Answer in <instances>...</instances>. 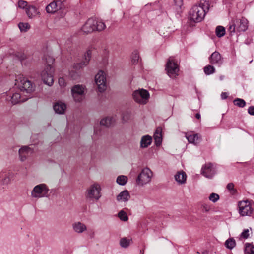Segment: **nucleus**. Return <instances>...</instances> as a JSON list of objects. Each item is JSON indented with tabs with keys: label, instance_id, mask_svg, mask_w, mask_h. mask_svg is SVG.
Wrapping results in <instances>:
<instances>
[{
	"label": "nucleus",
	"instance_id": "nucleus-1",
	"mask_svg": "<svg viewBox=\"0 0 254 254\" xmlns=\"http://www.w3.org/2000/svg\"><path fill=\"white\" fill-rule=\"evenodd\" d=\"M209 9V4L207 1H201L199 5L193 6L190 10L189 18L195 22L201 21Z\"/></svg>",
	"mask_w": 254,
	"mask_h": 254
},
{
	"label": "nucleus",
	"instance_id": "nucleus-2",
	"mask_svg": "<svg viewBox=\"0 0 254 254\" xmlns=\"http://www.w3.org/2000/svg\"><path fill=\"white\" fill-rule=\"evenodd\" d=\"M45 60L47 65L42 71L41 76L45 84L51 86L54 82L53 74L54 72V69L52 65L54 63V59L50 56H48L46 57Z\"/></svg>",
	"mask_w": 254,
	"mask_h": 254
},
{
	"label": "nucleus",
	"instance_id": "nucleus-3",
	"mask_svg": "<svg viewBox=\"0 0 254 254\" xmlns=\"http://www.w3.org/2000/svg\"><path fill=\"white\" fill-rule=\"evenodd\" d=\"M249 22L245 17L233 18L229 23L228 31L230 35L235 32L240 33L246 31L248 28Z\"/></svg>",
	"mask_w": 254,
	"mask_h": 254
},
{
	"label": "nucleus",
	"instance_id": "nucleus-4",
	"mask_svg": "<svg viewBox=\"0 0 254 254\" xmlns=\"http://www.w3.org/2000/svg\"><path fill=\"white\" fill-rule=\"evenodd\" d=\"M106 25L101 21L89 18L82 26L81 30L85 33L88 34L95 31H102L105 29Z\"/></svg>",
	"mask_w": 254,
	"mask_h": 254
},
{
	"label": "nucleus",
	"instance_id": "nucleus-5",
	"mask_svg": "<svg viewBox=\"0 0 254 254\" xmlns=\"http://www.w3.org/2000/svg\"><path fill=\"white\" fill-rule=\"evenodd\" d=\"M15 85L23 93H31L34 91L32 83L23 75H18L15 79Z\"/></svg>",
	"mask_w": 254,
	"mask_h": 254
},
{
	"label": "nucleus",
	"instance_id": "nucleus-6",
	"mask_svg": "<svg viewBox=\"0 0 254 254\" xmlns=\"http://www.w3.org/2000/svg\"><path fill=\"white\" fill-rule=\"evenodd\" d=\"M101 188L97 183H94L87 189L85 193L86 199L90 200H98L101 197Z\"/></svg>",
	"mask_w": 254,
	"mask_h": 254
},
{
	"label": "nucleus",
	"instance_id": "nucleus-7",
	"mask_svg": "<svg viewBox=\"0 0 254 254\" xmlns=\"http://www.w3.org/2000/svg\"><path fill=\"white\" fill-rule=\"evenodd\" d=\"M165 70L170 78H175L178 75L179 66L178 61L174 57H170L168 59Z\"/></svg>",
	"mask_w": 254,
	"mask_h": 254
},
{
	"label": "nucleus",
	"instance_id": "nucleus-8",
	"mask_svg": "<svg viewBox=\"0 0 254 254\" xmlns=\"http://www.w3.org/2000/svg\"><path fill=\"white\" fill-rule=\"evenodd\" d=\"M49 189L45 184L36 185L31 190V197L34 199H39L47 197Z\"/></svg>",
	"mask_w": 254,
	"mask_h": 254
},
{
	"label": "nucleus",
	"instance_id": "nucleus-9",
	"mask_svg": "<svg viewBox=\"0 0 254 254\" xmlns=\"http://www.w3.org/2000/svg\"><path fill=\"white\" fill-rule=\"evenodd\" d=\"M152 176L151 170L148 168H144L139 174L136 180V184L139 186H143L151 181Z\"/></svg>",
	"mask_w": 254,
	"mask_h": 254
},
{
	"label": "nucleus",
	"instance_id": "nucleus-10",
	"mask_svg": "<svg viewBox=\"0 0 254 254\" xmlns=\"http://www.w3.org/2000/svg\"><path fill=\"white\" fill-rule=\"evenodd\" d=\"M132 97L137 103L144 105L148 102L150 94L146 90L141 89L134 91L132 93Z\"/></svg>",
	"mask_w": 254,
	"mask_h": 254
},
{
	"label": "nucleus",
	"instance_id": "nucleus-11",
	"mask_svg": "<svg viewBox=\"0 0 254 254\" xmlns=\"http://www.w3.org/2000/svg\"><path fill=\"white\" fill-rule=\"evenodd\" d=\"M238 207L239 213L243 217L251 216L254 211L251 202L248 200L240 201L238 203Z\"/></svg>",
	"mask_w": 254,
	"mask_h": 254
},
{
	"label": "nucleus",
	"instance_id": "nucleus-12",
	"mask_svg": "<svg viewBox=\"0 0 254 254\" xmlns=\"http://www.w3.org/2000/svg\"><path fill=\"white\" fill-rule=\"evenodd\" d=\"M95 82L99 92H104L107 88L106 75L103 71H99L95 76Z\"/></svg>",
	"mask_w": 254,
	"mask_h": 254
},
{
	"label": "nucleus",
	"instance_id": "nucleus-13",
	"mask_svg": "<svg viewBox=\"0 0 254 254\" xmlns=\"http://www.w3.org/2000/svg\"><path fill=\"white\" fill-rule=\"evenodd\" d=\"M85 88L82 85H75L71 89L72 97L76 102L82 101L85 95Z\"/></svg>",
	"mask_w": 254,
	"mask_h": 254
},
{
	"label": "nucleus",
	"instance_id": "nucleus-14",
	"mask_svg": "<svg viewBox=\"0 0 254 254\" xmlns=\"http://www.w3.org/2000/svg\"><path fill=\"white\" fill-rule=\"evenodd\" d=\"M201 173L206 178H212L215 174V170L211 163H206L202 167Z\"/></svg>",
	"mask_w": 254,
	"mask_h": 254
},
{
	"label": "nucleus",
	"instance_id": "nucleus-15",
	"mask_svg": "<svg viewBox=\"0 0 254 254\" xmlns=\"http://www.w3.org/2000/svg\"><path fill=\"white\" fill-rule=\"evenodd\" d=\"M62 2L59 0L53 1L46 7V11L49 14H54L61 8Z\"/></svg>",
	"mask_w": 254,
	"mask_h": 254
},
{
	"label": "nucleus",
	"instance_id": "nucleus-16",
	"mask_svg": "<svg viewBox=\"0 0 254 254\" xmlns=\"http://www.w3.org/2000/svg\"><path fill=\"white\" fill-rule=\"evenodd\" d=\"M91 54V51L90 50H88L85 54L84 60L80 63H77L74 64L73 65V68L76 70H78L83 67L86 66L90 60Z\"/></svg>",
	"mask_w": 254,
	"mask_h": 254
},
{
	"label": "nucleus",
	"instance_id": "nucleus-17",
	"mask_svg": "<svg viewBox=\"0 0 254 254\" xmlns=\"http://www.w3.org/2000/svg\"><path fill=\"white\" fill-rule=\"evenodd\" d=\"M209 62L212 64L220 66L223 63V59L220 54L215 51L209 57Z\"/></svg>",
	"mask_w": 254,
	"mask_h": 254
},
{
	"label": "nucleus",
	"instance_id": "nucleus-18",
	"mask_svg": "<svg viewBox=\"0 0 254 254\" xmlns=\"http://www.w3.org/2000/svg\"><path fill=\"white\" fill-rule=\"evenodd\" d=\"M186 137L189 143L195 145L198 144L201 140L200 135L198 133H193V132L186 133Z\"/></svg>",
	"mask_w": 254,
	"mask_h": 254
},
{
	"label": "nucleus",
	"instance_id": "nucleus-19",
	"mask_svg": "<svg viewBox=\"0 0 254 254\" xmlns=\"http://www.w3.org/2000/svg\"><path fill=\"white\" fill-rule=\"evenodd\" d=\"M32 152V150L29 146H23L19 150L20 160L24 161L26 160L27 156Z\"/></svg>",
	"mask_w": 254,
	"mask_h": 254
},
{
	"label": "nucleus",
	"instance_id": "nucleus-20",
	"mask_svg": "<svg viewBox=\"0 0 254 254\" xmlns=\"http://www.w3.org/2000/svg\"><path fill=\"white\" fill-rule=\"evenodd\" d=\"M55 112L59 114H64L66 109V105L62 102H57L53 106Z\"/></svg>",
	"mask_w": 254,
	"mask_h": 254
},
{
	"label": "nucleus",
	"instance_id": "nucleus-21",
	"mask_svg": "<svg viewBox=\"0 0 254 254\" xmlns=\"http://www.w3.org/2000/svg\"><path fill=\"white\" fill-rule=\"evenodd\" d=\"M10 101L11 104L14 105L17 104L20 102H24L26 101L28 98H30L29 96H27V97L25 98L22 96L19 93H15L11 96H10Z\"/></svg>",
	"mask_w": 254,
	"mask_h": 254
},
{
	"label": "nucleus",
	"instance_id": "nucleus-22",
	"mask_svg": "<svg viewBox=\"0 0 254 254\" xmlns=\"http://www.w3.org/2000/svg\"><path fill=\"white\" fill-rule=\"evenodd\" d=\"M73 229L77 233L81 234L87 230L86 226L80 222H76L72 224Z\"/></svg>",
	"mask_w": 254,
	"mask_h": 254
},
{
	"label": "nucleus",
	"instance_id": "nucleus-23",
	"mask_svg": "<svg viewBox=\"0 0 254 254\" xmlns=\"http://www.w3.org/2000/svg\"><path fill=\"white\" fill-rule=\"evenodd\" d=\"M26 13L28 17L30 18L36 17L37 15H40L39 12L37 9L34 6H29L26 8Z\"/></svg>",
	"mask_w": 254,
	"mask_h": 254
},
{
	"label": "nucleus",
	"instance_id": "nucleus-24",
	"mask_svg": "<svg viewBox=\"0 0 254 254\" xmlns=\"http://www.w3.org/2000/svg\"><path fill=\"white\" fill-rule=\"evenodd\" d=\"M130 197V194L128 190H124L117 196V200L119 202H127Z\"/></svg>",
	"mask_w": 254,
	"mask_h": 254
},
{
	"label": "nucleus",
	"instance_id": "nucleus-25",
	"mask_svg": "<svg viewBox=\"0 0 254 254\" xmlns=\"http://www.w3.org/2000/svg\"><path fill=\"white\" fill-rule=\"evenodd\" d=\"M175 180L179 184H183L186 183L187 175L184 171H179L174 176Z\"/></svg>",
	"mask_w": 254,
	"mask_h": 254
},
{
	"label": "nucleus",
	"instance_id": "nucleus-26",
	"mask_svg": "<svg viewBox=\"0 0 254 254\" xmlns=\"http://www.w3.org/2000/svg\"><path fill=\"white\" fill-rule=\"evenodd\" d=\"M152 140V137L149 135H147L142 136L140 141V147H147L151 144Z\"/></svg>",
	"mask_w": 254,
	"mask_h": 254
},
{
	"label": "nucleus",
	"instance_id": "nucleus-27",
	"mask_svg": "<svg viewBox=\"0 0 254 254\" xmlns=\"http://www.w3.org/2000/svg\"><path fill=\"white\" fill-rule=\"evenodd\" d=\"M1 181L4 185H7L11 181V175L9 173L2 172L0 174Z\"/></svg>",
	"mask_w": 254,
	"mask_h": 254
},
{
	"label": "nucleus",
	"instance_id": "nucleus-28",
	"mask_svg": "<svg viewBox=\"0 0 254 254\" xmlns=\"http://www.w3.org/2000/svg\"><path fill=\"white\" fill-rule=\"evenodd\" d=\"M154 138L156 145L159 146L162 142L161 129L160 128H158L156 130L154 134Z\"/></svg>",
	"mask_w": 254,
	"mask_h": 254
},
{
	"label": "nucleus",
	"instance_id": "nucleus-29",
	"mask_svg": "<svg viewBox=\"0 0 254 254\" xmlns=\"http://www.w3.org/2000/svg\"><path fill=\"white\" fill-rule=\"evenodd\" d=\"M131 239H128L126 237H124L120 239V244L121 247L126 248L131 244Z\"/></svg>",
	"mask_w": 254,
	"mask_h": 254
},
{
	"label": "nucleus",
	"instance_id": "nucleus-30",
	"mask_svg": "<svg viewBox=\"0 0 254 254\" xmlns=\"http://www.w3.org/2000/svg\"><path fill=\"white\" fill-rule=\"evenodd\" d=\"M128 180V178L126 176L120 175L116 179V182L120 185L124 186L126 184Z\"/></svg>",
	"mask_w": 254,
	"mask_h": 254
},
{
	"label": "nucleus",
	"instance_id": "nucleus-31",
	"mask_svg": "<svg viewBox=\"0 0 254 254\" xmlns=\"http://www.w3.org/2000/svg\"><path fill=\"white\" fill-rule=\"evenodd\" d=\"M18 27L22 32H25L30 28V25L28 23L20 22L18 24Z\"/></svg>",
	"mask_w": 254,
	"mask_h": 254
},
{
	"label": "nucleus",
	"instance_id": "nucleus-32",
	"mask_svg": "<svg viewBox=\"0 0 254 254\" xmlns=\"http://www.w3.org/2000/svg\"><path fill=\"white\" fill-rule=\"evenodd\" d=\"M140 60V57L137 51H134L132 52L131 55V62L133 64H137Z\"/></svg>",
	"mask_w": 254,
	"mask_h": 254
},
{
	"label": "nucleus",
	"instance_id": "nucleus-33",
	"mask_svg": "<svg viewBox=\"0 0 254 254\" xmlns=\"http://www.w3.org/2000/svg\"><path fill=\"white\" fill-rule=\"evenodd\" d=\"M244 254H254V246L249 243L246 244Z\"/></svg>",
	"mask_w": 254,
	"mask_h": 254
},
{
	"label": "nucleus",
	"instance_id": "nucleus-34",
	"mask_svg": "<svg viewBox=\"0 0 254 254\" xmlns=\"http://www.w3.org/2000/svg\"><path fill=\"white\" fill-rule=\"evenodd\" d=\"M112 124V119L110 117H106L100 121V125L106 127H109Z\"/></svg>",
	"mask_w": 254,
	"mask_h": 254
},
{
	"label": "nucleus",
	"instance_id": "nucleus-35",
	"mask_svg": "<svg viewBox=\"0 0 254 254\" xmlns=\"http://www.w3.org/2000/svg\"><path fill=\"white\" fill-rule=\"evenodd\" d=\"M225 245L227 248L232 249L236 246L235 241L233 238L228 239L226 241Z\"/></svg>",
	"mask_w": 254,
	"mask_h": 254
},
{
	"label": "nucleus",
	"instance_id": "nucleus-36",
	"mask_svg": "<svg viewBox=\"0 0 254 254\" xmlns=\"http://www.w3.org/2000/svg\"><path fill=\"white\" fill-rule=\"evenodd\" d=\"M216 34L218 37L223 36L225 34V29L224 27L218 26L216 28Z\"/></svg>",
	"mask_w": 254,
	"mask_h": 254
},
{
	"label": "nucleus",
	"instance_id": "nucleus-37",
	"mask_svg": "<svg viewBox=\"0 0 254 254\" xmlns=\"http://www.w3.org/2000/svg\"><path fill=\"white\" fill-rule=\"evenodd\" d=\"M215 68L210 65H208L204 67V72L206 75H210L215 72Z\"/></svg>",
	"mask_w": 254,
	"mask_h": 254
},
{
	"label": "nucleus",
	"instance_id": "nucleus-38",
	"mask_svg": "<svg viewBox=\"0 0 254 254\" xmlns=\"http://www.w3.org/2000/svg\"><path fill=\"white\" fill-rule=\"evenodd\" d=\"M235 105H236L239 107H244L246 105L245 101L242 99L237 98L233 101Z\"/></svg>",
	"mask_w": 254,
	"mask_h": 254
},
{
	"label": "nucleus",
	"instance_id": "nucleus-39",
	"mask_svg": "<svg viewBox=\"0 0 254 254\" xmlns=\"http://www.w3.org/2000/svg\"><path fill=\"white\" fill-rule=\"evenodd\" d=\"M118 217L121 220L124 221H127L128 220V217L126 212L123 210H121L119 212Z\"/></svg>",
	"mask_w": 254,
	"mask_h": 254
},
{
	"label": "nucleus",
	"instance_id": "nucleus-40",
	"mask_svg": "<svg viewBox=\"0 0 254 254\" xmlns=\"http://www.w3.org/2000/svg\"><path fill=\"white\" fill-rule=\"evenodd\" d=\"M219 195L216 193H212L209 196V200L211 201L212 202H213L214 203L217 201L219 200Z\"/></svg>",
	"mask_w": 254,
	"mask_h": 254
},
{
	"label": "nucleus",
	"instance_id": "nucleus-41",
	"mask_svg": "<svg viewBox=\"0 0 254 254\" xmlns=\"http://www.w3.org/2000/svg\"><path fill=\"white\" fill-rule=\"evenodd\" d=\"M227 189L231 194H234L236 192V190L234 189V185L232 183H229L227 185Z\"/></svg>",
	"mask_w": 254,
	"mask_h": 254
},
{
	"label": "nucleus",
	"instance_id": "nucleus-42",
	"mask_svg": "<svg viewBox=\"0 0 254 254\" xmlns=\"http://www.w3.org/2000/svg\"><path fill=\"white\" fill-rule=\"evenodd\" d=\"M18 7L20 8L24 9L26 7L27 2L26 1L20 0L18 2Z\"/></svg>",
	"mask_w": 254,
	"mask_h": 254
},
{
	"label": "nucleus",
	"instance_id": "nucleus-43",
	"mask_svg": "<svg viewBox=\"0 0 254 254\" xmlns=\"http://www.w3.org/2000/svg\"><path fill=\"white\" fill-rule=\"evenodd\" d=\"M58 82H59V85L61 87H64L66 85V83L65 82V79L63 77H61V78H59Z\"/></svg>",
	"mask_w": 254,
	"mask_h": 254
},
{
	"label": "nucleus",
	"instance_id": "nucleus-44",
	"mask_svg": "<svg viewBox=\"0 0 254 254\" xmlns=\"http://www.w3.org/2000/svg\"><path fill=\"white\" fill-rule=\"evenodd\" d=\"M249 236V230L247 229L241 233V237L244 239H247Z\"/></svg>",
	"mask_w": 254,
	"mask_h": 254
},
{
	"label": "nucleus",
	"instance_id": "nucleus-45",
	"mask_svg": "<svg viewBox=\"0 0 254 254\" xmlns=\"http://www.w3.org/2000/svg\"><path fill=\"white\" fill-rule=\"evenodd\" d=\"M201 208L204 212H208L210 210V206L205 203L202 204Z\"/></svg>",
	"mask_w": 254,
	"mask_h": 254
},
{
	"label": "nucleus",
	"instance_id": "nucleus-46",
	"mask_svg": "<svg viewBox=\"0 0 254 254\" xmlns=\"http://www.w3.org/2000/svg\"><path fill=\"white\" fill-rule=\"evenodd\" d=\"M69 74L71 77H72L73 79H77L79 76L78 74L74 72L73 71H70Z\"/></svg>",
	"mask_w": 254,
	"mask_h": 254
},
{
	"label": "nucleus",
	"instance_id": "nucleus-47",
	"mask_svg": "<svg viewBox=\"0 0 254 254\" xmlns=\"http://www.w3.org/2000/svg\"><path fill=\"white\" fill-rule=\"evenodd\" d=\"M175 4L179 7H180L182 5V0H173Z\"/></svg>",
	"mask_w": 254,
	"mask_h": 254
},
{
	"label": "nucleus",
	"instance_id": "nucleus-48",
	"mask_svg": "<svg viewBox=\"0 0 254 254\" xmlns=\"http://www.w3.org/2000/svg\"><path fill=\"white\" fill-rule=\"evenodd\" d=\"M249 114L251 115H254V106H251L248 110Z\"/></svg>",
	"mask_w": 254,
	"mask_h": 254
},
{
	"label": "nucleus",
	"instance_id": "nucleus-49",
	"mask_svg": "<svg viewBox=\"0 0 254 254\" xmlns=\"http://www.w3.org/2000/svg\"><path fill=\"white\" fill-rule=\"evenodd\" d=\"M228 94L226 92H222L221 94V97L223 99H225L227 98Z\"/></svg>",
	"mask_w": 254,
	"mask_h": 254
},
{
	"label": "nucleus",
	"instance_id": "nucleus-50",
	"mask_svg": "<svg viewBox=\"0 0 254 254\" xmlns=\"http://www.w3.org/2000/svg\"><path fill=\"white\" fill-rule=\"evenodd\" d=\"M195 117L197 119H200V114L199 113H197L195 115Z\"/></svg>",
	"mask_w": 254,
	"mask_h": 254
},
{
	"label": "nucleus",
	"instance_id": "nucleus-51",
	"mask_svg": "<svg viewBox=\"0 0 254 254\" xmlns=\"http://www.w3.org/2000/svg\"><path fill=\"white\" fill-rule=\"evenodd\" d=\"M94 132L96 133H97V131L96 130V127L94 128Z\"/></svg>",
	"mask_w": 254,
	"mask_h": 254
}]
</instances>
